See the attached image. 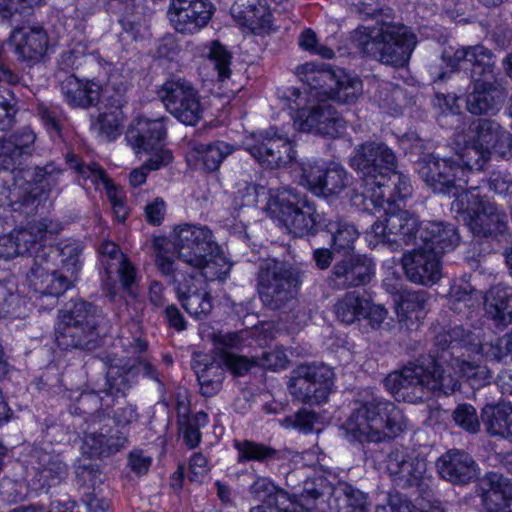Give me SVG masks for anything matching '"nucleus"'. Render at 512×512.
Returning a JSON list of instances; mask_svg holds the SVG:
<instances>
[{"label":"nucleus","instance_id":"1","mask_svg":"<svg viewBox=\"0 0 512 512\" xmlns=\"http://www.w3.org/2000/svg\"><path fill=\"white\" fill-rule=\"evenodd\" d=\"M476 334L455 326L439 333L434 344L437 348L430 366L409 363L400 371L390 373L384 379L385 387L397 399L414 403L421 401L430 392L440 391L452 394L460 388L459 379L445 369L456 357L474 344Z\"/></svg>","mask_w":512,"mask_h":512},{"label":"nucleus","instance_id":"2","mask_svg":"<svg viewBox=\"0 0 512 512\" xmlns=\"http://www.w3.org/2000/svg\"><path fill=\"white\" fill-rule=\"evenodd\" d=\"M351 165L360 175L363 183V191L357 194L365 208L369 204L373 207H384L387 203L392 205V189L388 185L392 182L396 186V180L403 188H399V197H405L409 193V186L401 175L395 173L397 158L394 152L382 142H366L358 145L351 158Z\"/></svg>","mask_w":512,"mask_h":512},{"label":"nucleus","instance_id":"3","mask_svg":"<svg viewBox=\"0 0 512 512\" xmlns=\"http://www.w3.org/2000/svg\"><path fill=\"white\" fill-rule=\"evenodd\" d=\"M407 426L406 417L394 403L367 392L343 427L353 440L380 442L398 436Z\"/></svg>","mask_w":512,"mask_h":512},{"label":"nucleus","instance_id":"4","mask_svg":"<svg viewBox=\"0 0 512 512\" xmlns=\"http://www.w3.org/2000/svg\"><path fill=\"white\" fill-rule=\"evenodd\" d=\"M164 242L165 239L154 241V246L159 249L155 258L158 270L170 278L177 298L188 314L198 319L208 316L212 310V301L205 281L199 275L184 270L180 263H174L171 257L162 252L160 247Z\"/></svg>","mask_w":512,"mask_h":512},{"label":"nucleus","instance_id":"5","mask_svg":"<svg viewBox=\"0 0 512 512\" xmlns=\"http://www.w3.org/2000/svg\"><path fill=\"white\" fill-rule=\"evenodd\" d=\"M452 210L462 217L478 238L496 237L507 228L506 214L485 196H481L477 187L460 193L452 202Z\"/></svg>","mask_w":512,"mask_h":512},{"label":"nucleus","instance_id":"6","mask_svg":"<svg viewBox=\"0 0 512 512\" xmlns=\"http://www.w3.org/2000/svg\"><path fill=\"white\" fill-rule=\"evenodd\" d=\"M359 45L365 54L377 61L403 67L416 46V37L403 26L383 24L379 29L371 30Z\"/></svg>","mask_w":512,"mask_h":512},{"label":"nucleus","instance_id":"7","mask_svg":"<svg viewBox=\"0 0 512 512\" xmlns=\"http://www.w3.org/2000/svg\"><path fill=\"white\" fill-rule=\"evenodd\" d=\"M267 210L272 217L279 219L288 231L297 237L312 233L315 226L319 225L313 203L305 195L295 192L292 188L271 191Z\"/></svg>","mask_w":512,"mask_h":512},{"label":"nucleus","instance_id":"8","mask_svg":"<svg viewBox=\"0 0 512 512\" xmlns=\"http://www.w3.org/2000/svg\"><path fill=\"white\" fill-rule=\"evenodd\" d=\"M299 284L298 273L280 261L268 260L259 267L257 291L269 309L285 307L296 296Z\"/></svg>","mask_w":512,"mask_h":512},{"label":"nucleus","instance_id":"9","mask_svg":"<svg viewBox=\"0 0 512 512\" xmlns=\"http://www.w3.org/2000/svg\"><path fill=\"white\" fill-rule=\"evenodd\" d=\"M170 239L177 256L174 263H180L188 272H195L217 251L212 231L206 226L181 225L173 230Z\"/></svg>","mask_w":512,"mask_h":512},{"label":"nucleus","instance_id":"10","mask_svg":"<svg viewBox=\"0 0 512 512\" xmlns=\"http://www.w3.org/2000/svg\"><path fill=\"white\" fill-rule=\"evenodd\" d=\"M334 385V372L324 364L300 365L292 371L288 382L290 394L297 401L319 404L329 397Z\"/></svg>","mask_w":512,"mask_h":512},{"label":"nucleus","instance_id":"11","mask_svg":"<svg viewBox=\"0 0 512 512\" xmlns=\"http://www.w3.org/2000/svg\"><path fill=\"white\" fill-rule=\"evenodd\" d=\"M383 208L384 218L375 221L371 226V234L376 242L383 243L392 250L412 244L419 245L422 225L417 217L407 210L388 211L386 206Z\"/></svg>","mask_w":512,"mask_h":512},{"label":"nucleus","instance_id":"12","mask_svg":"<svg viewBox=\"0 0 512 512\" xmlns=\"http://www.w3.org/2000/svg\"><path fill=\"white\" fill-rule=\"evenodd\" d=\"M157 93L167 111L180 122L195 126L202 119L199 93L189 81L183 78L169 79Z\"/></svg>","mask_w":512,"mask_h":512},{"label":"nucleus","instance_id":"13","mask_svg":"<svg viewBox=\"0 0 512 512\" xmlns=\"http://www.w3.org/2000/svg\"><path fill=\"white\" fill-rule=\"evenodd\" d=\"M245 149L266 168H279L295 158V151L288 136L278 134L273 128L247 137Z\"/></svg>","mask_w":512,"mask_h":512},{"label":"nucleus","instance_id":"14","mask_svg":"<svg viewBox=\"0 0 512 512\" xmlns=\"http://www.w3.org/2000/svg\"><path fill=\"white\" fill-rule=\"evenodd\" d=\"M419 175L429 188L441 194H450L458 183L467 184L469 181L464 178V169L458 161L434 154H428L420 160Z\"/></svg>","mask_w":512,"mask_h":512},{"label":"nucleus","instance_id":"15","mask_svg":"<svg viewBox=\"0 0 512 512\" xmlns=\"http://www.w3.org/2000/svg\"><path fill=\"white\" fill-rule=\"evenodd\" d=\"M385 469L392 481L403 488L418 486L427 471L426 460L414 448L396 446L386 455Z\"/></svg>","mask_w":512,"mask_h":512},{"label":"nucleus","instance_id":"16","mask_svg":"<svg viewBox=\"0 0 512 512\" xmlns=\"http://www.w3.org/2000/svg\"><path fill=\"white\" fill-rule=\"evenodd\" d=\"M301 184L315 195L329 197L344 191L349 177L340 164L308 161L302 165Z\"/></svg>","mask_w":512,"mask_h":512},{"label":"nucleus","instance_id":"17","mask_svg":"<svg viewBox=\"0 0 512 512\" xmlns=\"http://www.w3.org/2000/svg\"><path fill=\"white\" fill-rule=\"evenodd\" d=\"M294 125L303 132L336 138L344 133L346 121L331 104L321 103L300 109Z\"/></svg>","mask_w":512,"mask_h":512},{"label":"nucleus","instance_id":"18","mask_svg":"<svg viewBox=\"0 0 512 512\" xmlns=\"http://www.w3.org/2000/svg\"><path fill=\"white\" fill-rule=\"evenodd\" d=\"M241 342V338L237 333L219 335L215 340L216 347L221 353L223 364L233 374L243 375L253 365H261L265 368H277L285 366V362L280 357V353L276 351L264 352L261 359H256L254 357L249 359L233 353L232 350L240 348Z\"/></svg>","mask_w":512,"mask_h":512},{"label":"nucleus","instance_id":"19","mask_svg":"<svg viewBox=\"0 0 512 512\" xmlns=\"http://www.w3.org/2000/svg\"><path fill=\"white\" fill-rule=\"evenodd\" d=\"M401 262L407 279L412 283L432 286L442 277L440 256L422 244L404 253Z\"/></svg>","mask_w":512,"mask_h":512},{"label":"nucleus","instance_id":"20","mask_svg":"<svg viewBox=\"0 0 512 512\" xmlns=\"http://www.w3.org/2000/svg\"><path fill=\"white\" fill-rule=\"evenodd\" d=\"M109 422L88 426L83 430L81 450L89 458H109L128 446V437L109 426Z\"/></svg>","mask_w":512,"mask_h":512},{"label":"nucleus","instance_id":"21","mask_svg":"<svg viewBox=\"0 0 512 512\" xmlns=\"http://www.w3.org/2000/svg\"><path fill=\"white\" fill-rule=\"evenodd\" d=\"M214 10L210 0H173L168 15L178 32L193 34L209 23Z\"/></svg>","mask_w":512,"mask_h":512},{"label":"nucleus","instance_id":"22","mask_svg":"<svg viewBox=\"0 0 512 512\" xmlns=\"http://www.w3.org/2000/svg\"><path fill=\"white\" fill-rule=\"evenodd\" d=\"M471 85L466 96V109L471 114L493 115L500 110L507 96L500 78L471 80Z\"/></svg>","mask_w":512,"mask_h":512},{"label":"nucleus","instance_id":"23","mask_svg":"<svg viewBox=\"0 0 512 512\" xmlns=\"http://www.w3.org/2000/svg\"><path fill=\"white\" fill-rule=\"evenodd\" d=\"M439 476L452 485L465 486L479 478L480 468L475 459L461 449H450L436 461Z\"/></svg>","mask_w":512,"mask_h":512},{"label":"nucleus","instance_id":"24","mask_svg":"<svg viewBox=\"0 0 512 512\" xmlns=\"http://www.w3.org/2000/svg\"><path fill=\"white\" fill-rule=\"evenodd\" d=\"M485 512H512V480L498 472L486 473L476 486Z\"/></svg>","mask_w":512,"mask_h":512},{"label":"nucleus","instance_id":"25","mask_svg":"<svg viewBox=\"0 0 512 512\" xmlns=\"http://www.w3.org/2000/svg\"><path fill=\"white\" fill-rule=\"evenodd\" d=\"M442 61L449 67L450 72L456 70L461 62L470 63L471 80L497 77L493 53L483 45L463 47L453 54L445 51L442 55Z\"/></svg>","mask_w":512,"mask_h":512},{"label":"nucleus","instance_id":"26","mask_svg":"<svg viewBox=\"0 0 512 512\" xmlns=\"http://www.w3.org/2000/svg\"><path fill=\"white\" fill-rule=\"evenodd\" d=\"M36 134L30 127H23L0 137V169L16 170L35 152Z\"/></svg>","mask_w":512,"mask_h":512},{"label":"nucleus","instance_id":"27","mask_svg":"<svg viewBox=\"0 0 512 512\" xmlns=\"http://www.w3.org/2000/svg\"><path fill=\"white\" fill-rule=\"evenodd\" d=\"M373 275L372 261L363 256L347 257L334 264L328 284L334 290L358 287L369 283Z\"/></svg>","mask_w":512,"mask_h":512},{"label":"nucleus","instance_id":"28","mask_svg":"<svg viewBox=\"0 0 512 512\" xmlns=\"http://www.w3.org/2000/svg\"><path fill=\"white\" fill-rule=\"evenodd\" d=\"M32 458L35 459L34 481L39 489L48 492L49 489L59 486L68 478L69 466L59 453L35 448L32 451Z\"/></svg>","mask_w":512,"mask_h":512},{"label":"nucleus","instance_id":"29","mask_svg":"<svg viewBox=\"0 0 512 512\" xmlns=\"http://www.w3.org/2000/svg\"><path fill=\"white\" fill-rule=\"evenodd\" d=\"M165 136L163 118L137 117L126 133L127 142L136 153L157 149L159 145H163Z\"/></svg>","mask_w":512,"mask_h":512},{"label":"nucleus","instance_id":"30","mask_svg":"<svg viewBox=\"0 0 512 512\" xmlns=\"http://www.w3.org/2000/svg\"><path fill=\"white\" fill-rule=\"evenodd\" d=\"M474 140L490 155L505 158L511 152V134L492 119H478L471 125Z\"/></svg>","mask_w":512,"mask_h":512},{"label":"nucleus","instance_id":"31","mask_svg":"<svg viewBox=\"0 0 512 512\" xmlns=\"http://www.w3.org/2000/svg\"><path fill=\"white\" fill-rule=\"evenodd\" d=\"M61 92L68 105L87 109L99 103L103 92L102 85L95 80L82 81L74 74L61 80Z\"/></svg>","mask_w":512,"mask_h":512},{"label":"nucleus","instance_id":"32","mask_svg":"<svg viewBox=\"0 0 512 512\" xmlns=\"http://www.w3.org/2000/svg\"><path fill=\"white\" fill-rule=\"evenodd\" d=\"M430 295L424 290H402L396 299V311L401 325L415 330L425 318Z\"/></svg>","mask_w":512,"mask_h":512},{"label":"nucleus","instance_id":"33","mask_svg":"<svg viewBox=\"0 0 512 512\" xmlns=\"http://www.w3.org/2000/svg\"><path fill=\"white\" fill-rule=\"evenodd\" d=\"M109 409H111V403L106 395L101 397L97 392H87L78 397L70 407V412L83 417L88 427L110 422Z\"/></svg>","mask_w":512,"mask_h":512},{"label":"nucleus","instance_id":"34","mask_svg":"<svg viewBox=\"0 0 512 512\" xmlns=\"http://www.w3.org/2000/svg\"><path fill=\"white\" fill-rule=\"evenodd\" d=\"M80 325L58 324L56 328V341L63 349L93 350L99 345L97 328Z\"/></svg>","mask_w":512,"mask_h":512},{"label":"nucleus","instance_id":"35","mask_svg":"<svg viewBox=\"0 0 512 512\" xmlns=\"http://www.w3.org/2000/svg\"><path fill=\"white\" fill-rule=\"evenodd\" d=\"M481 418L490 436L512 441V403L487 404Z\"/></svg>","mask_w":512,"mask_h":512},{"label":"nucleus","instance_id":"36","mask_svg":"<svg viewBox=\"0 0 512 512\" xmlns=\"http://www.w3.org/2000/svg\"><path fill=\"white\" fill-rule=\"evenodd\" d=\"M420 244L441 253L452 250L459 242V236L452 225L444 226L440 222L430 221L422 224L419 236Z\"/></svg>","mask_w":512,"mask_h":512},{"label":"nucleus","instance_id":"37","mask_svg":"<svg viewBox=\"0 0 512 512\" xmlns=\"http://www.w3.org/2000/svg\"><path fill=\"white\" fill-rule=\"evenodd\" d=\"M231 13L235 21L249 29L254 34H260L270 27L271 14L266 7L259 2L237 1L231 7Z\"/></svg>","mask_w":512,"mask_h":512},{"label":"nucleus","instance_id":"38","mask_svg":"<svg viewBox=\"0 0 512 512\" xmlns=\"http://www.w3.org/2000/svg\"><path fill=\"white\" fill-rule=\"evenodd\" d=\"M319 226L331 235V246L334 251L348 253L354 249L359 232L352 223L340 217L327 218L323 214L319 218Z\"/></svg>","mask_w":512,"mask_h":512},{"label":"nucleus","instance_id":"39","mask_svg":"<svg viewBox=\"0 0 512 512\" xmlns=\"http://www.w3.org/2000/svg\"><path fill=\"white\" fill-rule=\"evenodd\" d=\"M13 37L16 51L23 60L37 62L44 56L48 38L42 28L18 29L14 31Z\"/></svg>","mask_w":512,"mask_h":512},{"label":"nucleus","instance_id":"40","mask_svg":"<svg viewBox=\"0 0 512 512\" xmlns=\"http://www.w3.org/2000/svg\"><path fill=\"white\" fill-rule=\"evenodd\" d=\"M61 227L48 219L30 222L27 227L13 230L12 234L18 246L20 255L31 254L47 234H57Z\"/></svg>","mask_w":512,"mask_h":512},{"label":"nucleus","instance_id":"41","mask_svg":"<svg viewBox=\"0 0 512 512\" xmlns=\"http://www.w3.org/2000/svg\"><path fill=\"white\" fill-rule=\"evenodd\" d=\"M485 312L497 325L512 322V289L503 285L490 288L484 297Z\"/></svg>","mask_w":512,"mask_h":512},{"label":"nucleus","instance_id":"42","mask_svg":"<svg viewBox=\"0 0 512 512\" xmlns=\"http://www.w3.org/2000/svg\"><path fill=\"white\" fill-rule=\"evenodd\" d=\"M325 91L328 93V99L339 104L354 105L362 97L363 83L359 77L337 70L332 87Z\"/></svg>","mask_w":512,"mask_h":512},{"label":"nucleus","instance_id":"43","mask_svg":"<svg viewBox=\"0 0 512 512\" xmlns=\"http://www.w3.org/2000/svg\"><path fill=\"white\" fill-rule=\"evenodd\" d=\"M334 493V488L323 476L308 478L303 483V490L298 498L300 509L312 512L322 509L319 503H325L326 498Z\"/></svg>","mask_w":512,"mask_h":512},{"label":"nucleus","instance_id":"44","mask_svg":"<svg viewBox=\"0 0 512 512\" xmlns=\"http://www.w3.org/2000/svg\"><path fill=\"white\" fill-rule=\"evenodd\" d=\"M464 356V352L457 355L445 368L448 370L447 373H451L457 379L465 378L472 387H482L489 383L492 377L490 370L484 365L466 360Z\"/></svg>","mask_w":512,"mask_h":512},{"label":"nucleus","instance_id":"45","mask_svg":"<svg viewBox=\"0 0 512 512\" xmlns=\"http://www.w3.org/2000/svg\"><path fill=\"white\" fill-rule=\"evenodd\" d=\"M137 376L135 364H124L119 366L113 364L109 367L106 374V388L103 390L105 395L110 398L125 397V393L132 386V382Z\"/></svg>","mask_w":512,"mask_h":512},{"label":"nucleus","instance_id":"46","mask_svg":"<svg viewBox=\"0 0 512 512\" xmlns=\"http://www.w3.org/2000/svg\"><path fill=\"white\" fill-rule=\"evenodd\" d=\"M22 171H18L14 176V181L11 185L3 186L0 189V206L11 207L17 210L18 206L28 205L33 203L36 195L32 194V183L26 181L22 176Z\"/></svg>","mask_w":512,"mask_h":512},{"label":"nucleus","instance_id":"47","mask_svg":"<svg viewBox=\"0 0 512 512\" xmlns=\"http://www.w3.org/2000/svg\"><path fill=\"white\" fill-rule=\"evenodd\" d=\"M191 149L196 159L202 163L203 169L209 172L217 170L222 161L234 152V147L224 141L194 143Z\"/></svg>","mask_w":512,"mask_h":512},{"label":"nucleus","instance_id":"48","mask_svg":"<svg viewBox=\"0 0 512 512\" xmlns=\"http://www.w3.org/2000/svg\"><path fill=\"white\" fill-rule=\"evenodd\" d=\"M297 74L311 91H315L316 97L328 98V93L325 90H329V87H332L336 71L316 69L313 64H305L297 69Z\"/></svg>","mask_w":512,"mask_h":512},{"label":"nucleus","instance_id":"49","mask_svg":"<svg viewBox=\"0 0 512 512\" xmlns=\"http://www.w3.org/2000/svg\"><path fill=\"white\" fill-rule=\"evenodd\" d=\"M337 512H369L367 495L346 482L334 488Z\"/></svg>","mask_w":512,"mask_h":512},{"label":"nucleus","instance_id":"50","mask_svg":"<svg viewBox=\"0 0 512 512\" xmlns=\"http://www.w3.org/2000/svg\"><path fill=\"white\" fill-rule=\"evenodd\" d=\"M367 308V300L358 292L351 291L344 294L334 305V313L338 320L345 324H352L360 320Z\"/></svg>","mask_w":512,"mask_h":512},{"label":"nucleus","instance_id":"51","mask_svg":"<svg viewBox=\"0 0 512 512\" xmlns=\"http://www.w3.org/2000/svg\"><path fill=\"white\" fill-rule=\"evenodd\" d=\"M482 298V292L469 283L453 284L448 295L449 308L457 313L477 307Z\"/></svg>","mask_w":512,"mask_h":512},{"label":"nucleus","instance_id":"52","mask_svg":"<svg viewBox=\"0 0 512 512\" xmlns=\"http://www.w3.org/2000/svg\"><path fill=\"white\" fill-rule=\"evenodd\" d=\"M469 353H480L487 360L501 361L512 354V331L486 342H481L476 335L474 344L469 346Z\"/></svg>","mask_w":512,"mask_h":512},{"label":"nucleus","instance_id":"53","mask_svg":"<svg viewBox=\"0 0 512 512\" xmlns=\"http://www.w3.org/2000/svg\"><path fill=\"white\" fill-rule=\"evenodd\" d=\"M234 447L238 451V463L245 461L267 462L269 460L281 459L280 451L262 443L250 440H236Z\"/></svg>","mask_w":512,"mask_h":512},{"label":"nucleus","instance_id":"54","mask_svg":"<svg viewBox=\"0 0 512 512\" xmlns=\"http://www.w3.org/2000/svg\"><path fill=\"white\" fill-rule=\"evenodd\" d=\"M457 159L464 169V178H468L467 174L473 171H481L490 160L491 155L485 151L473 139L472 143L466 144L459 152Z\"/></svg>","mask_w":512,"mask_h":512},{"label":"nucleus","instance_id":"55","mask_svg":"<svg viewBox=\"0 0 512 512\" xmlns=\"http://www.w3.org/2000/svg\"><path fill=\"white\" fill-rule=\"evenodd\" d=\"M208 424V415L200 411L192 417L180 415L178 419L179 431L182 435L183 442L190 448H196L201 441L200 428Z\"/></svg>","mask_w":512,"mask_h":512},{"label":"nucleus","instance_id":"56","mask_svg":"<svg viewBox=\"0 0 512 512\" xmlns=\"http://www.w3.org/2000/svg\"><path fill=\"white\" fill-rule=\"evenodd\" d=\"M124 115L120 107H110L100 113L94 128L106 140L112 141L121 134Z\"/></svg>","mask_w":512,"mask_h":512},{"label":"nucleus","instance_id":"57","mask_svg":"<svg viewBox=\"0 0 512 512\" xmlns=\"http://www.w3.org/2000/svg\"><path fill=\"white\" fill-rule=\"evenodd\" d=\"M231 270V264L220 251L217 245V251L213 255H209L204 265H201L194 275H199L201 279L213 281L225 279Z\"/></svg>","mask_w":512,"mask_h":512},{"label":"nucleus","instance_id":"58","mask_svg":"<svg viewBox=\"0 0 512 512\" xmlns=\"http://www.w3.org/2000/svg\"><path fill=\"white\" fill-rule=\"evenodd\" d=\"M196 373L203 396L211 397L220 391L224 372L218 363L204 364V367L196 370Z\"/></svg>","mask_w":512,"mask_h":512},{"label":"nucleus","instance_id":"59","mask_svg":"<svg viewBox=\"0 0 512 512\" xmlns=\"http://www.w3.org/2000/svg\"><path fill=\"white\" fill-rule=\"evenodd\" d=\"M49 256L50 254L44 251L37 252L33 265L27 274L29 286L35 292L43 291L44 288H47V286L43 285H45L51 276V271H54L48 259Z\"/></svg>","mask_w":512,"mask_h":512},{"label":"nucleus","instance_id":"60","mask_svg":"<svg viewBox=\"0 0 512 512\" xmlns=\"http://www.w3.org/2000/svg\"><path fill=\"white\" fill-rule=\"evenodd\" d=\"M97 328V310L96 308L85 301H78L74 304L73 308L61 317L58 324H71Z\"/></svg>","mask_w":512,"mask_h":512},{"label":"nucleus","instance_id":"61","mask_svg":"<svg viewBox=\"0 0 512 512\" xmlns=\"http://www.w3.org/2000/svg\"><path fill=\"white\" fill-rule=\"evenodd\" d=\"M83 247L77 241H66L61 243L59 254L63 269L69 273L71 279L76 280V276L81 268L80 255Z\"/></svg>","mask_w":512,"mask_h":512},{"label":"nucleus","instance_id":"62","mask_svg":"<svg viewBox=\"0 0 512 512\" xmlns=\"http://www.w3.org/2000/svg\"><path fill=\"white\" fill-rule=\"evenodd\" d=\"M22 303L14 281L0 282V316L17 315Z\"/></svg>","mask_w":512,"mask_h":512},{"label":"nucleus","instance_id":"63","mask_svg":"<svg viewBox=\"0 0 512 512\" xmlns=\"http://www.w3.org/2000/svg\"><path fill=\"white\" fill-rule=\"evenodd\" d=\"M457 426L468 433L476 434L480 430V421L476 409L470 404H459L452 414Z\"/></svg>","mask_w":512,"mask_h":512},{"label":"nucleus","instance_id":"64","mask_svg":"<svg viewBox=\"0 0 512 512\" xmlns=\"http://www.w3.org/2000/svg\"><path fill=\"white\" fill-rule=\"evenodd\" d=\"M111 408L117 406V408L113 411H110V414H113L114 421L116 425L126 426L137 420V412L133 405L129 404L125 397L110 398Z\"/></svg>","mask_w":512,"mask_h":512}]
</instances>
